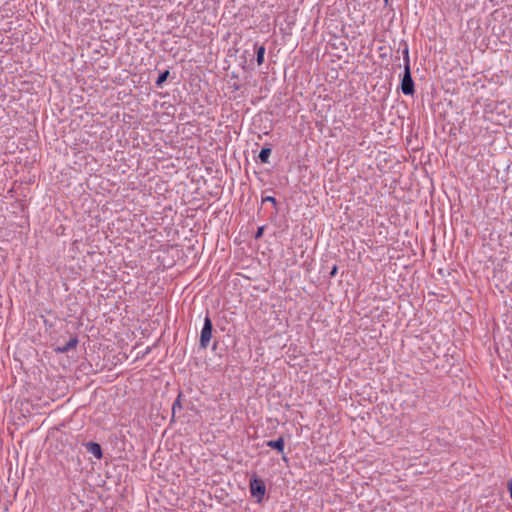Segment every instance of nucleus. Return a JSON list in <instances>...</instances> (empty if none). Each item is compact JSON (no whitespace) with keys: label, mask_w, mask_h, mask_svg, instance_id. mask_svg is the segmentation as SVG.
<instances>
[{"label":"nucleus","mask_w":512,"mask_h":512,"mask_svg":"<svg viewBox=\"0 0 512 512\" xmlns=\"http://www.w3.org/2000/svg\"><path fill=\"white\" fill-rule=\"evenodd\" d=\"M404 76L401 81V91L405 95H412L414 93V82L411 76L410 64H409V52L408 48L404 50Z\"/></svg>","instance_id":"obj_1"},{"label":"nucleus","mask_w":512,"mask_h":512,"mask_svg":"<svg viewBox=\"0 0 512 512\" xmlns=\"http://www.w3.org/2000/svg\"><path fill=\"white\" fill-rule=\"evenodd\" d=\"M212 329H213L212 321L207 316L204 320V325H203V328L201 330V335H200V346L202 348L208 347V344L212 338Z\"/></svg>","instance_id":"obj_2"},{"label":"nucleus","mask_w":512,"mask_h":512,"mask_svg":"<svg viewBox=\"0 0 512 512\" xmlns=\"http://www.w3.org/2000/svg\"><path fill=\"white\" fill-rule=\"evenodd\" d=\"M250 491L252 496L257 497L261 501L265 496L266 487L262 480L254 477L250 480Z\"/></svg>","instance_id":"obj_3"},{"label":"nucleus","mask_w":512,"mask_h":512,"mask_svg":"<svg viewBox=\"0 0 512 512\" xmlns=\"http://www.w3.org/2000/svg\"><path fill=\"white\" fill-rule=\"evenodd\" d=\"M266 445L270 448L276 449L279 453L284 452L285 441L283 437H279L276 440H269Z\"/></svg>","instance_id":"obj_4"},{"label":"nucleus","mask_w":512,"mask_h":512,"mask_svg":"<svg viewBox=\"0 0 512 512\" xmlns=\"http://www.w3.org/2000/svg\"><path fill=\"white\" fill-rule=\"evenodd\" d=\"M78 344V339L76 337L70 338L69 341L64 346H59L55 349L57 353H65L71 349H74Z\"/></svg>","instance_id":"obj_5"},{"label":"nucleus","mask_w":512,"mask_h":512,"mask_svg":"<svg viewBox=\"0 0 512 512\" xmlns=\"http://www.w3.org/2000/svg\"><path fill=\"white\" fill-rule=\"evenodd\" d=\"M87 450L92 453L97 459L102 458V449L101 446L96 442H88L86 444Z\"/></svg>","instance_id":"obj_6"},{"label":"nucleus","mask_w":512,"mask_h":512,"mask_svg":"<svg viewBox=\"0 0 512 512\" xmlns=\"http://www.w3.org/2000/svg\"><path fill=\"white\" fill-rule=\"evenodd\" d=\"M264 55H265V47L263 45H261L256 50V61L259 66H261L264 62Z\"/></svg>","instance_id":"obj_7"},{"label":"nucleus","mask_w":512,"mask_h":512,"mask_svg":"<svg viewBox=\"0 0 512 512\" xmlns=\"http://www.w3.org/2000/svg\"><path fill=\"white\" fill-rule=\"evenodd\" d=\"M271 154L270 148H263L259 153V159L262 163H267Z\"/></svg>","instance_id":"obj_8"},{"label":"nucleus","mask_w":512,"mask_h":512,"mask_svg":"<svg viewBox=\"0 0 512 512\" xmlns=\"http://www.w3.org/2000/svg\"><path fill=\"white\" fill-rule=\"evenodd\" d=\"M169 76V71L166 70L164 72H162L159 76H158V79L156 80V85H161L163 82L166 81L167 77Z\"/></svg>","instance_id":"obj_9"},{"label":"nucleus","mask_w":512,"mask_h":512,"mask_svg":"<svg viewBox=\"0 0 512 512\" xmlns=\"http://www.w3.org/2000/svg\"><path fill=\"white\" fill-rule=\"evenodd\" d=\"M180 397H181V395H179V396H178V398H177V399L174 401V403H173V406H172V416H174L175 411H176V409H177V408H178V409H181V408H182V406H181V401H180Z\"/></svg>","instance_id":"obj_10"},{"label":"nucleus","mask_w":512,"mask_h":512,"mask_svg":"<svg viewBox=\"0 0 512 512\" xmlns=\"http://www.w3.org/2000/svg\"><path fill=\"white\" fill-rule=\"evenodd\" d=\"M263 231H264V227H263V226L259 227V228L257 229L256 234H255V238H256V239H259L260 237H262V235H263Z\"/></svg>","instance_id":"obj_11"},{"label":"nucleus","mask_w":512,"mask_h":512,"mask_svg":"<svg viewBox=\"0 0 512 512\" xmlns=\"http://www.w3.org/2000/svg\"><path fill=\"white\" fill-rule=\"evenodd\" d=\"M266 201H269V202H272V203H276V199L272 196H267L265 198H263V202H266Z\"/></svg>","instance_id":"obj_12"},{"label":"nucleus","mask_w":512,"mask_h":512,"mask_svg":"<svg viewBox=\"0 0 512 512\" xmlns=\"http://www.w3.org/2000/svg\"><path fill=\"white\" fill-rule=\"evenodd\" d=\"M508 490L510 492V496L512 495V479H510L507 483Z\"/></svg>","instance_id":"obj_13"},{"label":"nucleus","mask_w":512,"mask_h":512,"mask_svg":"<svg viewBox=\"0 0 512 512\" xmlns=\"http://www.w3.org/2000/svg\"><path fill=\"white\" fill-rule=\"evenodd\" d=\"M336 273H337V266L335 265V266H333V268H332V270L330 272V276L333 277V276L336 275Z\"/></svg>","instance_id":"obj_14"},{"label":"nucleus","mask_w":512,"mask_h":512,"mask_svg":"<svg viewBox=\"0 0 512 512\" xmlns=\"http://www.w3.org/2000/svg\"><path fill=\"white\" fill-rule=\"evenodd\" d=\"M388 0H385V2H387Z\"/></svg>","instance_id":"obj_15"}]
</instances>
